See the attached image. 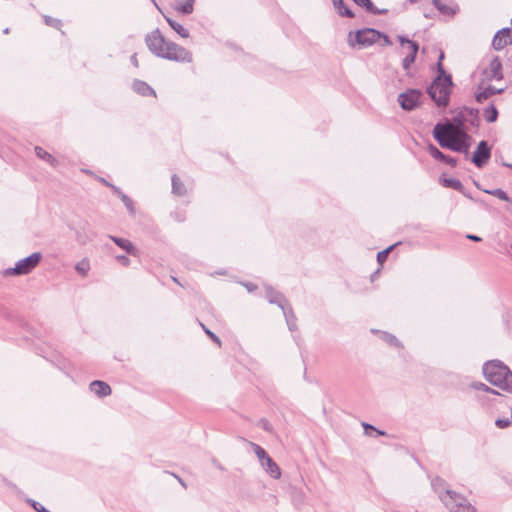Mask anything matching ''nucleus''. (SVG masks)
<instances>
[{
    "label": "nucleus",
    "mask_w": 512,
    "mask_h": 512,
    "mask_svg": "<svg viewBox=\"0 0 512 512\" xmlns=\"http://www.w3.org/2000/svg\"><path fill=\"white\" fill-rule=\"evenodd\" d=\"M454 133L453 127L449 123H437L433 129V137L442 148L450 149L454 152L469 154L471 146V136L468 133Z\"/></svg>",
    "instance_id": "obj_2"
},
{
    "label": "nucleus",
    "mask_w": 512,
    "mask_h": 512,
    "mask_svg": "<svg viewBox=\"0 0 512 512\" xmlns=\"http://www.w3.org/2000/svg\"><path fill=\"white\" fill-rule=\"evenodd\" d=\"M452 84L450 75L439 74L427 88L428 95L438 107L445 108L448 106Z\"/></svg>",
    "instance_id": "obj_4"
},
{
    "label": "nucleus",
    "mask_w": 512,
    "mask_h": 512,
    "mask_svg": "<svg viewBox=\"0 0 512 512\" xmlns=\"http://www.w3.org/2000/svg\"><path fill=\"white\" fill-rule=\"evenodd\" d=\"M89 389L100 398L111 394L110 386L106 382L100 380L92 381L89 385Z\"/></svg>",
    "instance_id": "obj_16"
},
{
    "label": "nucleus",
    "mask_w": 512,
    "mask_h": 512,
    "mask_svg": "<svg viewBox=\"0 0 512 512\" xmlns=\"http://www.w3.org/2000/svg\"><path fill=\"white\" fill-rule=\"evenodd\" d=\"M460 114H463V120L465 125H470L472 127H477L479 123V117H478V110L469 108V107H463L459 110Z\"/></svg>",
    "instance_id": "obj_14"
},
{
    "label": "nucleus",
    "mask_w": 512,
    "mask_h": 512,
    "mask_svg": "<svg viewBox=\"0 0 512 512\" xmlns=\"http://www.w3.org/2000/svg\"><path fill=\"white\" fill-rule=\"evenodd\" d=\"M42 259V254L40 252H34L28 257H25L16 262L13 268H7L4 271V275L11 276H21L27 275L31 273L37 265L40 263Z\"/></svg>",
    "instance_id": "obj_5"
},
{
    "label": "nucleus",
    "mask_w": 512,
    "mask_h": 512,
    "mask_svg": "<svg viewBox=\"0 0 512 512\" xmlns=\"http://www.w3.org/2000/svg\"><path fill=\"white\" fill-rule=\"evenodd\" d=\"M261 466L272 478L279 479L281 477V470L279 466L274 462V460L270 456L267 457V459L261 464Z\"/></svg>",
    "instance_id": "obj_18"
},
{
    "label": "nucleus",
    "mask_w": 512,
    "mask_h": 512,
    "mask_svg": "<svg viewBox=\"0 0 512 512\" xmlns=\"http://www.w3.org/2000/svg\"><path fill=\"white\" fill-rule=\"evenodd\" d=\"M470 386H471V388H473L475 390L499 395V392H497L496 390H494L493 388L487 386L485 383H482V382H473V383H471Z\"/></svg>",
    "instance_id": "obj_34"
},
{
    "label": "nucleus",
    "mask_w": 512,
    "mask_h": 512,
    "mask_svg": "<svg viewBox=\"0 0 512 512\" xmlns=\"http://www.w3.org/2000/svg\"><path fill=\"white\" fill-rule=\"evenodd\" d=\"M243 285L248 292H254L257 289V285L252 282H246Z\"/></svg>",
    "instance_id": "obj_50"
},
{
    "label": "nucleus",
    "mask_w": 512,
    "mask_h": 512,
    "mask_svg": "<svg viewBox=\"0 0 512 512\" xmlns=\"http://www.w3.org/2000/svg\"><path fill=\"white\" fill-rule=\"evenodd\" d=\"M450 512H477L474 505L460 493H453V497L444 504Z\"/></svg>",
    "instance_id": "obj_8"
},
{
    "label": "nucleus",
    "mask_w": 512,
    "mask_h": 512,
    "mask_svg": "<svg viewBox=\"0 0 512 512\" xmlns=\"http://www.w3.org/2000/svg\"><path fill=\"white\" fill-rule=\"evenodd\" d=\"M380 335H381V339L383 341H385L386 343H388L389 345L395 346L398 348L401 347V343L394 335L387 333V332H380Z\"/></svg>",
    "instance_id": "obj_33"
},
{
    "label": "nucleus",
    "mask_w": 512,
    "mask_h": 512,
    "mask_svg": "<svg viewBox=\"0 0 512 512\" xmlns=\"http://www.w3.org/2000/svg\"><path fill=\"white\" fill-rule=\"evenodd\" d=\"M442 162L450 165L451 167H455L457 165V159L448 155H444V159Z\"/></svg>",
    "instance_id": "obj_46"
},
{
    "label": "nucleus",
    "mask_w": 512,
    "mask_h": 512,
    "mask_svg": "<svg viewBox=\"0 0 512 512\" xmlns=\"http://www.w3.org/2000/svg\"><path fill=\"white\" fill-rule=\"evenodd\" d=\"M484 116L487 122L493 123L497 120L498 111L494 105H491L490 107L485 109Z\"/></svg>",
    "instance_id": "obj_32"
},
{
    "label": "nucleus",
    "mask_w": 512,
    "mask_h": 512,
    "mask_svg": "<svg viewBox=\"0 0 512 512\" xmlns=\"http://www.w3.org/2000/svg\"><path fill=\"white\" fill-rule=\"evenodd\" d=\"M431 485L443 505L453 497V493H457L456 491L451 490L447 482L440 477L434 478L431 481Z\"/></svg>",
    "instance_id": "obj_10"
},
{
    "label": "nucleus",
    "mask_w": 512,
    "mask_h": 512,
    "mask_svg": "<svg viewBox=\"0 0 512 512\" xmlns=\"http://www.w3.org/2000/svg\"><path fill=\"white\" fill-rule=\"evenodd\" d=\"M483 73L488 81L503 79L502 64L498 56L490 61L489 67Z\"/></svg>",
    "instance_id": "obj_12"
},
{
    "label": "nucleus",
    "mask_w": 512,
    "mask_h": 512,
    "mask_svg": "<svg viewBox=\"0 0 512 512\" xmlns=\"http://www.w3.org/2000/svg\"><path fill=\"white\" fill-rule=\"evenodd\" d=\"M133 90L138 93L139 95H142V96H156V93L154 91V89L148 85L146 82L144 81H141V80H135L133 82Z\"/></svg>",
    "instance_id": "obj_19"
},
{
    "label": "nucleus",
    "mask_w": 512,
    "mask_h": 512,
    "mask_svg": "<svg viewBox=\"0 0 512 512\" xmlns=\"http://www.w3.org/2000/svg\"><path fill=\"white\" fill-rule=\"evenodd\" d=\"M485 192L488 194H491L503 201H507V202L510 201V197L508 196V194L500 188L493 189V190H486Z\"/></svg>",
    "instance_id": "obj_37"
},
{
    "label": "nucleus",
    "mask_w": 512,
    "mask_h": 512,
    "mask_svg": "<svg viewBox=\"0 0 512 512\" xmlns=\"http://www.w3.org/2000/svg\"><path fill=\"white\" fill-rule=\"evenodd\" d=\"M8 32H9V29H8V28H6V29L4 30V33H5V34H7Z\"/></svg>",
    "instance_id": "obj_62"
},
{
    "label": "nucleus",
    "mask_w": 512,
    "mask_h": 512,
    "mask_svg": "<svg viewBox=\"0 0 512 512\" xmlns=\"http://www.w3.org/2000/svg\"><path fill=\"white\" fill-rule=\"evenodd\" d=\"M511 248H512V244H511Z\"/></svg>",
    "instance_id": "obj_63"
},
{
    "label": "nucleus",
    "mask_w": 512,
    "mask_h": 512,
    "mask_svg": "<svg viewBox=\"0 0 512 512\" xmlns=\"http://www.w3.org/2000/svg\"><path fill=\"white\" fill-rule=\"evenodd\" d=\"M428 151L430 153V155L436 159V160H439V161H442L444 159V153H442L436 146H434L433 144H430L428 146Z\"/></svg>",
    "instance_id": "obj_40"
},
{
    "label": "nucleus",
    "mask_w": 512,
    "mask_h": 512,
    "mask_svg": "<svg viewBox=\"0 0 512 512\" xmlns=\"http://www.w3.org/2000/svg\"><path fill=\"white\" fill-rule=\"evenodd\" d=\"M423 92L419 89H408L398 96L399 105L403 110L412 111L421 104Z\"/></svg>",
    "instance_id": "obj_7"
},
{
    "label": "nucleus",
    "mask_w": 512,
    "mask_h": 512,
    "mask_svg": "<svg viewBox=\"0 0 512 512\" xmlns=\"http://www.w3.org/2000/svg\"><path fill=\"white\" fill-rule=\"evenodd\" d=\"M411 52H409L402 60V67L408 73L411 65L415 62L419 51L418 43H410Z\"/></svg>",
    "instance_id": "obj_17"
},
{
    "label": "nucleus",
    "mask_w": 512,
    "mask_h": 512,
    "mask_svg": "<svg viewBox=\"0 0 512 512\" xmlns=\"http://www.w3.org/2000/svg\"><path fill=\"white\" fill-rule=\"evenodd\" d=\"M374 431L377 433V435H385L386 434L384 431H381V430H378V429H376Z\"/></svg>",
    "instance_id": "obj_58"
},
{
    "label": "nucleus",
    "mask_w": 512,
    "mask_h": 512,
    "mask_svg": "<svg viewBox=\"0 0 512 512\" xmlns=\"http://www.w3.org/2000/svg\"><path fill=\"white\" fill-rule=\"evenodd\" d=\"M512 423V418H499L495 421V425L498 427V428H501V429H504V428H507L511 425Z\"/></svg>",
    "instance_id": "obj_41"
},
{
    "label": "nucleus",
    "mask_w": 512,
    "mask_h": 512,
    "mask_svg": "<svg viewBox=\"0 0 512 512\" xmlns=\"http://www.w3.org/2000/svg\"><path fill=\"white\" fill-rule=\"evenodd\" d=\"M397 39H398V41L400 42V44L402 46L407 45V48H409V49H410V43H416L415 41H412V40H410L409 38H407L406 36H403V35H398Z\"/></svg>",
    "instance_id": "obj_44"
},
{
    "label": "nucleus",
    "mask_w": 512,
    "mask_h": 512,
    "mask_svg": "<svg viewBox=\"0 0 512 512\" xmlns=\"http://www.w3.org/2000/svg\"><path fill=\"white\" fill-rule=\"evenodd\" d=\"M120 199L123 202V204L125 205V207L127 208V210L129 211V213L131 215H134L135 207H134V203H133L132 199L130 197H128L126 194H121Z\"/></svg>",
    "instance_id": "obj_38"
},
{
    "label": "nucleus",
    "mask_w": 512,
    "mask_h": 512,
    "mask_svg": "<svg viewBox=\"0 0 512 512\" xmlns=\"http://www.w3.org/2000/svg\"><path fill=\"white\" fill-rule=\"evenodd\" d=\"M145 42L151 53L157 57L175 62H192V54L186 48L166 40L158 29L148 34Z\"/></svg>",
    "instance_id": "obj_1"
},
{
    "label": "nucleus",
    "mask_w": 512,
    "mask_h": 512,
    "mask_svg": "<svg viewBox=\"0 0 512 512\" xmlns=\"http://www.w3.org/2000/svg\"><path fill=\"white\" fill-rule=\"evenodd\" d=\"M172 193L177 196L186 194L185 185L177 175L172 176Z\"/></svg>",
    "instance_id": "obj_28"
},
{
    "label": "nucleus",
    "mask_w": 512,
    "mask_h": 512,
    "mask_svg": "<svg viewBox=\"0 0 512 512\" xmlns=\"http://www.w3.org/2000/svg\"><path fill=\"white\" fill-rule=\"evenodd\" d=\"M432 4L441 14L445 16H454L459 11L458 5L453 2L446 4L441 0H432Z\"/></svg>",
    "instance_id": "obj_15"
},
{
    "label": "nucleus",
    "mask_w": 512,
    "mask_h": 512,
    "mask_svg": "<svg viewBox=\"0 0 512 512\" xmlns=\"http://www.w3.org/2000/svg\"><path fill=\"white\" fill-rule=\"evenodd\" d=\"M75 270L83 277L87 276L90 270L89 260L87 258H84L81 261L77 262L75 265Z\"/></svg>",
    "instance_id": "obj_31"
},
{
    "label": "nucleus",
    "mask_w": 512,
    "mask_h": 512,
    "mask_svg": "<svg viewBox=\"0 0 512 512\" xmlns=\"http://www.w3.org/2000/svg\"><path fill=\"white\" fill-rule=\"evenodd\" d=\"M194 3L195 0H185V2L178 7V9L183 14H191L194 9Z\"/></svg>",
    "instance_id": "obj_36"
},
{
    "label": "nucleus",
    "mask_w": 512,
    "mask_h": 512,
    "mask_svg": "<svg viewBox=\"0 0 512 512\" xmlns=\"http://www.w3.org/2000/svg\"><path fill=\"white\" fill-rule=\"evenodd\" d=\"M110 188L112 189V191L119 196V198H121V194H124L121 189L115 185H110Z\"/></svg>",
    "instance_id": "obj_53"
},
{
    "label": "nucleus",
    "mask_w": 512,
    "mask_h": 512,
    "mask_svg": "<svg viewBox=\"0 0 512 512\" xmlns=\"http://www.w3.org/2000/svg\"><path fill=\"white\" fill-rule=\"evenodd\" d=\"M29 503L31 504V506L37 511V512H45V511H48L44 506H42L40 503L34 501V500H29Z\"/></svg>",
    "instance_id": "obj_45"
},
{
    "label": "nucleus",
    "mask_w": 512,
    "mask_h": 512,
    "mask_svg": "<svg viewBox=\"0 0 512 512\" xmlns=\"http://www.w3.org/2000/svg\"><path fill=\"white\" fill-rule=\"evenodd\" d=\"M362 425H363V428H364L365 433H366L367 435H370V432H369V431H374V430H376V428H375L373 425H371V424L363 423Z\"/></svg>",
    "instance_id": "obj_52"
},
{
    "label": "nucleus",
    "mask_w": 512,
    "mask_h": 512,
    "mask_svg": "<svg viewBox=\"0 0 512 512\" xmlns=\"http://www.w3.org/2000/svg\"><path fill=\"white\" fill-rule=\"evenodd\" d=\"M395 246H396V244H393V245L389 246L388 248L378 252L377 253V261H378V263L383 264L386 261L389 253L393 250V248Z\"/></svg>",
    "instance_id": "obj_39"
},
{
    "label": "nucleus",
    "mask_w": 512,
    "mask_h": 512,
    "mask_svg": "<svg viewBox=\"0 0 512 512\" xmlns=\"http://www.w3.org/2000/svg\"><path fill=\"white\" fill-rule=\"evenodd\" d=\"M291 500L293 505L300 509L306 504L307 497L302 489L294 487L291 491Z\"/></svg>",
    "instance_id": "obj_20"
},
{
    "label": "nucleus",
    "mask_w": 512,
    "mask_h": 512,
    "mask_svg": "<svg viewBox=\"0 0 512 512\" xmlns=\"http://www.w3.org/2000/svg\"><path fill=\"white\" fill-rule=\"evenodd\" d=\"M259 426L262 427L264 430L268 431V432H271L272 431V426L271 424L269 423L268 420L266 419H261L259 421Z\"/></svg>",
    "instance_id": "obj_47"
},
{
    "label": "nucleus",
    "mask_w": 512,
    "mask_h": 512,
    "mask_svg": "<svg viewBox=\"0 0 512 512\" xmlns=\"http://www.w3.org/2000/svg\"><path fill=\"white\" fill-rule=\"evenodd\" d=\"M502 165H503V166H505V167H509V168H511V169H512V164H509V163H505V162H503V163H502Z\"/></svg>",
    "instance_id": "obj_59"
},
{
    "label": "nucleus",
    "mask_w": 512,
    "mask_h": 512,
    "mask_svg": "<svg viewBox=\"0 0 512 512\" xmlns=\"http://www.w3.org/2000/svg\"><path fill=\"white\" fill-rule=\"evenodd\" d=\"M109 238L118 247H120L121 249L125 250L128 254H130V255H135L136 254V249H135L134 245L129 240L124 239V238L115 237V236H112V235H110Z\"/></svg>",
    "instance_id": "obj_24"
},
{
    "label": "nucleus",
    "mask_w": 512,
    "mask_h": 512,
    "mask_svg": "<svg viewBox=\"0 0 512 512\" xmlns=\"http://www.w3.org/2000/svg\"><path fill=\"white\" fill-rule=\"evenodd\" d=\"M352 32L349 33V45L357 44L361 48H366L381 39V32L373 28L360 29L355 33L354 40L351 39Z\"/></svg>",
    "instance_id": "obj_6"
},
{
    "label": "nucleus",
    "mask_w": 512,
    "mask_h": 512,
    "mask_svg": "<svg viewBox=\"0 0 512 512\" xmlns=\"http://www.w3.org/2000/svg\"><path fill=\"white\" fill-rule=\"evenodd\" d=\"M131 63L135 66V67H138V60H137V55L136 54H133L131 56Z\"/></svg>",
    "instance_id": "obj_55"
},
{
    "label": "nucleus",
    "mask_w": 512,
    "mask_h": 512,
    "mask_svg": "<svg viewBox=\"0 0 512 512\" xmlns=\"http://www.w3.org/2000/svg\"><path fill=\"white\" fill-rule=\"evenodd\" d=\"M410 3H416L418 0H408Z\"/></svg>",
    "instance_id": "obj_61"
},
{
    "label": "nucleus",
    "mask_w": 512,
    "mask_h": 512,
    "mask_svg": "<svg viewBox=\"0 0 512 512\" xmlns=\"http://www.w3.org/2000/svg\"><path fill=\"white\" fill-rule=\"evenodd\" d=\"M440 183L446 188H452L456 191H459L463 195H466L463 184L456 178H441Z\"/></svg>",
    "instance_id": "obj_26"
},
{
    "label": "nucleus",
    "mask_w": 512,
    "mask_h": 512,
    "mask_svg": "<svg viewBox=\"0 0 512 512\" xmlns=\"http://www.w3.org/2000/svg\"><path fill=\"white\" fill-rule=\"evenodd\" d=\"M444 59V53L441 52L440 55H439V60H438V63H437V69H438V72L441 74V75H444L445 74V70L443 68V65H442V60Z\"/></svg>",
    "instance_id": "obj_48"
},
{
    "label": "nucleus",
    "mask_w": 512,
    "mask_h": 512,
    "mask_svg": "<svg viewBox=\"0 0 512 512\" xmlns=\"http://www.w3.org/2000/svg\"><path fill=\"white\" fill-rule=\"evenodd\" d=\"M44 21L46 25L56 28H58L61 24L60 20L52 18L50 16H44Z\"/></svg>",
    "instance_id": "obj_42"
},
{
    "label": "nucleus",
    "mask_w": 512,
    "mask_h": 512,
    "mask_svg": "<svg viewBox=\"0 0 512 512\" xmlns=\"http://www.w3.org/2000/svg\"><path fill=\"white\" fill-rule=\"evenodd\" d=\"M358 6L366 9L367 12L373 15H384L387 9H378L371 0H353Z\"/></svg>",
    "instance_id": "obj_23"
},
{
    "label": "nucleus",
    "mask_w": 512,
    "mask_h": 512,
    "mask_svg": "<svg viewBox=\"0 0 512 512\" xmlns=\"http://www.w3.org/2000/svg\"><path fill=\"white\" fill-rule=\"evenodd\" d=\"M264 289H265V297L269 303L276 304L281 310H282V307H284V305H289V303L286 300V298L284 297V295L282 293H280L279 291L275 290L272 286L265 285Z\"/></svg>",
    "instance_id": "obj_13"
},
{
    "label": "nucleus",
    "mask_w": 512,
    "mask_h": 512,
    "mask_svg": "<svg viewBox=\"0 0 512 512\" xmlns=\"http://www.w3.org/2000/svg\"><path fill=\"white\" fill-rule=\"evenodd\" d=\"M282 312L285 317L288 329L291 332L296 331L297 330L296 317L294 315V312H293L290 304L284 305V307H282Z\"/></svg>",
    "instance_id": "obj_21"
},
{
    "label": "nucleus",
    "mask_w": 512,
    "mask_h": 512,
    "mask_svg": "<svg viewBox=\"0 0 512 512\" xmlns=\"http://www.w3.org/2000/svg\"><path fill=\"white\" fill-rule=\"evenodd\" d=\"M483 375L493 386L504 392L512 394V372L508 366L499 360H490L484 363Z\"/></svg>",
    "instance_id": "obj_3"
},
{
    "label": "nucleus",
    "mask_w": 512,
    "mask_h": 512,
    "mask_svg": "<svg viewBox=\"0 0 512 512\" xmlns=\"http://www.w3.org/2000/svg\"><path fill=\"white\" fill-rule=\"evenodd\" d=\"M466 238L474 242H480L482 240L479 236L474 234H467Z\"/></svg>",
    "instance_id": "obj_54"
},
{
    "label": "nucleus",
    "mask_w": 512,
    "mask_h": 512,
    "mask_svg": "<svg viewBox=\"0 0 512 512\" xmlns=\"http://www.w3.org/2000/svg\"><path fill=\"white\" fill-rule=\"evenodd\" d=\"M201 326H202L203 330L205 331V333L210 337V339L220 346L221 345L220 338L217 335H215L213 332H211L209 329H207L203 324H201Z\"/></svg>",
    "instance_id": "obj_43"
},
{
    "label": "nucleus",
    "mask_w": 512,
    "mask_h": 512,
    "mask_svg": "<svg viewBox=\"0 0 512 512\" xmlns=\"http://www.w3.org/2000/svg\"><path fill=\"white\" fill-rule=\"evenodd\" d=\"M34 151L38 158L46 161L53 167L57 166V164H58L57 159L54 156H52L50 153H48L46 150H44L42 147L36 146Z\"/></svg>",
    "instance_id": "obj_27"
},
{
    "label": "nucleus",
    "mask_w": 512,
    "mask_h": 512,
    "mask_svg": "<svg viewBox=\"0 0 512 512\" xmlns=\"http://www.w3.org/2000/svg\"><path fill=\"white\" fill-rule=\"evenodd\" d=\"M381 39H383V46H390L392 44L390 38L388 35L381 32Z\"/></svg>",
    "instance_id": "obj_51"
},
{
    "label": "nucleus",
    "mask_w": 512,
    "mask_h": 512,
    "mask_svg": "<svg viewBox=\"0 0 512 512\" xmlns=\"http://www.w3.org/2000/svg\"><path fill=\"white\" fill-rule=\"evenodd\" d=\"M332 3L339 15L349 18L354 17V13L352 12V10L345 7L344 0H332Z\"/></svg>",
    "instance_id": "obj_29"
},
{
    "label": "nucleus",
    "mask_w": 512,
    "mask_h": 512,
    "mask_svg": "<svg viewBox=\"0 0 512 512\" xmlns=\"http://www.w3.org/2000/svg\"><path fill=\"white\" fill-rule=\"evenodd\" d=\"M446 123H449L453 127V134L467 133L465 131L467 126L464 123L463 114H460L459 111L454 115L452 122L447 121Z\"/></svg>",
    "instance_id": "obj_22"
},
{
    "label": "nucleus",
    "mask_w": 512,
    "mask_h": 512,
    "mask_svg": "<svg viewBox=\"0 0 512 512\" xmlns=\"http://www.w3.org/2000/svg\"><path fill=\"white\" fill-rule=\"evenodd\" d=\"M490 157L491 147L489 146L487 141L482 140L479 142L475 152L473 153L471 161L476 167L482 168L487 164Z\"/></svg>",
    "instance_id": "obj_9"
},
{
    "label": "nucleus",
    "mask_w": 512,
    "mask_h": 512,
    "mask_svg": "<svg viewBox=\"0 0 512 512\" xmlns=\"http://www.w3.org/2000/svg\"><path fill=\"white\" fill-rule=\"evenodd\" d=\"M503 91H504V88L497 89V88L489 85L483 91L478 92L476 94L475 98H476L477 102L482 103L483 101H485L486 99H488L492 95H494V94H501Z\"/></svg>",
    "instance_id": "obj_25"
},
{
    "label": "nucleus",
    "mask_w": 512,
    "mask_h": 512,
    "mask_svg": "<svg viewBox=\"0 0 512 512\" xmlns=\"http://www.w3.org/2000/svg\"><path fill=\"white\" fill-rule=\"evenodd\" d=\"M99 181L108 187H110V185H112L110 182L106 181L104 178H99Z\"/></svg>",
    "instance_id": "obj_57"
},
{
    "label": "nucleus",
    "mask_w": 512,
    "mask_h": 512,
    "mask_svg": "<svg viewBox=\"0 0 512 512\" xmlns=\"http://www.w3.org/2000/svg\"><path fill=\"white\" fill-rule=\"evenodd\" d=\"M252 445V448L257 456V458L259 459L260 461V464H262L266 459L267 457H269V455L267 454V452L261 447L259 446L258 444H255V443H251Z\"/></svg>",
    "instance_id": "obj_35"
},
{
    "label": "nucleus",
    "mask_w": 512,
    "mask_h": 512,
    "mask_svg": "<svg viewBox=\"0 0 512 512\" xmlns=\"http://www.w3.org/2000/svg\"><path fill=\"white\" fill-rule=\"evenodd\" d=\"M424 16H425L426 18H431L430 13H425V14H424Z\"/></svg>",
    "instance_id": "obj_60"
},
{
    "label": "nucleus",
    "mask_w": 512,
    "mask_h": 512,
    "mask_svg": "<svg viewBox=\"0 0 512 512\" xmlns=\"http://www.w3.org/2000/svg\"><path fill=\"white\" fill-rule=\"evenodd\" d=\"M512 29L511 28H503L494 35L492 40V47L495 50H502L508 44L512 43L511 39Z\"/></svg>",
    "instance_id": "obj_11"
},
{
    "label": "nucleus",
    "mask_w": 512,
    "mask_h": 512,
    "mask_svg": "<svg viewBox=\"0 0 512 512\" xmlns=\"http://www.w3.org/2000/svg\"><path fill=\"white\" fill-rule=\"evenodd\" d=\"M213 463H214V465H215V467H216L217 469H219V470H221V471H223V470H224V467H223L220 463H218L216 460H213Z\"/></svg>",
    "instance_id": "obj_56"
},
{
    "label": "nucleus",
    "mask_w": 512,
    "mask_h": 512,
    "mask_svg": "<svg viewBox=\"0 0 512 512\" xmlns=\"http://www.w3.org/2000/svg\"><path fill=\"white\" fill-rule=\"evenodd\" d=\"M166 21L168 22L169 26L182 38H188L189 37V31L184 28L180 23L166 17Z\"/></svg>",
    "instance_id": "obj_30"
},
{
    "label": "nucleus",
    "mask_w": 512,
    "mask_h": 512,
    "mask_svg": "<svg viewBox=\"0 0 512 512\" xmlns=\"http://www.w3.org/2000/svg\"><path fill=\"white\" fill-rule=\"evenodd\" d=\"M116 260L118 262H120L124 266H128L130 264L129 258L127 256H125V255H118V256H116Z\"/></svg>",
    "instance_id": "obj_49"
}]
</instances>
